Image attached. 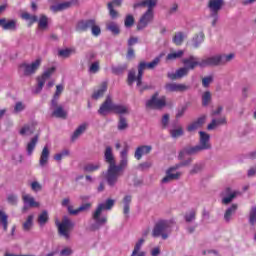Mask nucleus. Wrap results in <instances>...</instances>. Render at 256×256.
Wrapping results in <instances>:
<instances>
[{
    "label": "nucleus",
    "mask_w": 256,
    "mask_h": 256,
    "mask_svg": "<svg viewBox=\"0 0 256 256\" xmlns=\"http://www.w3.org/2000/svg\"><path fill=\"white\" fill-rule=\"evenodd\" d=\"M159 61H161V57L155 58L152 62H140L138 65V75H135V70H130L128 73V85H133L134 81L137 83V87L140 91H145V89H149V86H143V71L145 69H155L157 65H159Z\"/></svg>",
    "instance_id": "nucleus-1"
},
{
    "label": "nucleus",
    "mask_w": 256,
    "mask_h": 256,
    "mask_svg": "<svg viewBox=\"0 0 256 256\" xmlns=\"http://www.w3.org/2000/svg\"><path fill=\"white\" fill-rule=\"evenodd\" d=\"M159 0H143L140 2L134 3V9H138V7H147V11L142 15L140 21L138 23L137 29L141 31V29H145L151 21H153V8L157 7V2Z\"/></svg>",
    "instance_id": "nucleus-2"
},
{
    "label": "nucleus",
    "mask_w": 256,
    "mask_h": 256,
    "mask_svg": "<svg viewBox=\"0 0 256 256\" xmlns=\"http://www.w3.org/2000/svg\"><path fill=\"white\" fill-rule=\"evenodd\" d=\"M129 165V147L126 145L124 149L120 152V163L117 165L114 164V168L112 169L111 179L108 180V185L110 187H114L117 184V181L121 175V171L127 169Z\"/></svg>",
    "instance_id": "nucleus-3"
},
{
    "label": "nucleus",
    "mask_w": 256,
    "mask_h": 256,
    "mask_svg": "<svg viewBox=\"0 0 256 256\" xmlns=\"http://www.w3.org/2000/svg\"><path fill=\"white\" fill-rule=\"evenodd\" d=\"M113 205H115V200L108 199L97 206L96 210L92 215V218L95 222V224L92 226V229H99V227H103V225L107 223V216L102 215V213L103 211H110Z\"/></svg>",
    "instance_id": "nucleus-4"
},
{
    "label": "nucleus",
    "mask_w": 256,
    "mask_h": 256,
    "mask_svg": "<svg viewBox=\"0 0 256 256\" xmlns=\"http://www.w3.org/2000/svg\"><path fill=\"white\" fill-rule=\"evenodd\" d=\"M199 135H200L199 145L190 147L185 149L184 151H181L179 154V159H183L185 155H195L196 153H199L201 151H207L208 149H211V142H209L211 139V136L204 131H200Z\"/></svg>",
    "instance_id": "nucleus-5"
},
{
    "label": "nucleus",
    "mask_w": 256,
    "mask_h": 256,
    "mask_svg": "<svg viewBox=\"0 0 256 256\" xmlns=\"http://www.w3.org/2000/svg\"><path fill=\"white\" fill-rule=\"evenodd\" d=\"M235 59V54H217L201 60V67H217L219 65H226Z\"/></svg>",
    "instance_id": "nucleus-6"
},
{
    "label": "nucleus",
    "mask_w": 256,
    "mask_h": 256,
    "mask_svg": "<svg viewBox=\"0 0 256 256\" xmlns=\"http://www.w3.org/2000/svg\"><path fill=\"white\" fill-rule=\"evenodd\" d=\"M173 227V220H160L156 223L152 231V237H162L167 239Z\"/></svg>",
    "instance_id": "nucleus-7"
},
{
    "label": "nucleus",
    "mask_w": 256,
    "mask_h": 256,
    "mask_svg": "<svg viewBox=\"0 0 256 256\" xmlns=\"http://www.w3.org/2000/svg\"><path fill=\"white\" fill-rule=\"evenodd\" d=\"M21 18L24 19V21H29V25H33V23L38 22V29L40 31H47V29H49V17H47L45 14H42L39 18H37L36 15H31L29 12H24L21 14Z\"/></svg>",
    "instance_id": "nucleus-8"
},
{
    "label": "nucleus",
    "mask_w": 256,
    "mask_h": 256,
    "mask_svg": "<svg viewBox=\"0 0 256 256\" xmlns=\"http://www.w3.org/2000/svg\"><path fill=\"white\" fill-rule=\"evenodd\" d=\"M76 29L77 31H89V29H91L93 37H99V35H101V26L97 24V20L95 19L79 21Z\"/></svg>",
    "instance_id": "nucleus-9"
},
{
    "label": "nucleus",
    "mask_w": 256,
    "mask_h": 256,
    "mask_svg": "<svg viewBox=\"0 0 256 256\" xmlns=\"http://www.w3.org/2000/svg\"><path fill=\"white\" fill-rule=\"evenodd\" d=\"M56 225L58 227V233L61 235V237H64V239L69 240L71 239V229H73V222L67 218V216L63 217L62 222H56Z\"/></svg>",
    "instance_id": "nucleus-10"
},
{
    "label": "nucleus",
    "mask_w": 256,
    "mask_h": 256,
    "mask_svg": "<svg viewBox=\"0 0 256 256\" xmlns=\"http://www.w3.org/2000/svg\"><path fill=\"white\" fill-rule=\"evenodd\" d=\"M41 63H43L42 58H37L31 63H23L20 65V72L23 73L26 77H29L30 75H35L37 71L39 70V67H41Z\"/></svg>",
    "instance_id": "nucleus-11"
},
{
    "label": "nucleus",
    "mask_w": 256,
    "mask_h": 256,
    "mask_svg": "<svg viewBox=\"0 0 256 256\" xmlns=\"http://www.w3.org/2000/svg\"><path fill=\"white\" fill-rule=\"evenodd\" d=\"M104 159L106 163L109 164L107 175H106V181L109 183V180H111V175L113 173V168L115 167V156L113 155V148L111 146H107L104 152Z\"/></svg>",
    "instance_id": "nucleus-12"
},
{
    "label": "nucleus",
    "mask_w": 256,
    "mask_h": 256,
    "mask_svg": "<svg viewBox=\"0 0 256 256\" xmlns=\"http://www.w3.org/2000/svg\"><path fill=\"white\" fill-rule=\"evenodd\" d=\"M167 105V97L162 96L159 98V94H154L150 100L146 102L148 109H163Z\"/></svg>",
    "instance_id": "nucleus-13"
},
{
    "label": "nucleus",
    "mask_w": 256,
    "mask_h": 256,
    "mask_svg": "<svg viewBox=\"0 0 256 256\" xmlns=\"http://www.w3.org/2000/svg\"><path fill=\"white\" fill-rule=\"evenodd\" d=\"M50 109L52 111V117H56L57 119H67V110H65L63 105L59 104V100H52Z\"/></svg>",
    "instance_id": "nucleus-14"
},
{
    "label": "nucleus",
    "mask_w": 256,
    "mask_h": 256,
    "mask_svg": "<svg viewBox=\"0 0 256 256\" xmlns=\"http://www.w3.org/2000/svg\"><path fill=\"white\" fill-rule=\"evenodd\" d=\"M53 73H55V67H50L43 72L41 77H38V86L34 90V93H41L45 83H47L48 79H51Z\"/></svg>",
    "instance_id": "nucleus-15"
},
{
    "label": "nucleus",
    "mask_w": 256,
    "mask_h": 256,
    "mask_svg": "<svg viewBox=\"0 0 256 256\" xmlns=\"http://www.w3.org/2000/svg\"><path fill=\"white\" fill-rule=\"evenodd\" d=\"M181 165H175L166 170V176L162 179V183H170V181H175L181 177V172H175L180 169Z\"/></svg>",
    "instance_id": "nucleus-16"
},
{
    "label": "nucleus",
    "mask_w": 256,
    "mask_h": 256,
    "mask_svg": "<svg viewBox=\"0 0 256 256\" xmlns=\"http://www.w3.org/2000/svg\"><path fill=\"white\" fill-rule=\"evenodd\" d=\"M0 27H2L4 31H17L19 22L17 19L0 18Z\"/></svg>",
    "instance_id": "nucleus-17"
},
{
    "label": "nucleus",
    "mask_w": 256,
    "mask_h": 256,
    "mask_svg": "<svg viewBox=\"0 0 256 256\" xmlns=\"http://www.w3.org/2000/svg\"><path fill=\"white\" fill-rule=\"evenodd\" d=\"M77 3H79V0L64 1L52 5L50 9L53 13H59V11H66V9H71V7H73V5H77Z\"/></svg>",
    "instance_id": "nucleus-18"
},
{
    "label": "nucleus",
    "mask_w": 256,
    "mask_h": 256,
    "mask_svg": "<svg viewBox=\"0 0 256 256\" xmlns=\"http://www.w3.org/2000/svg\"><path fill=\"white\" fill-rule=\"evenodd\" d=\"M115 107V103L111 99V96L106 97L104 103L100 106L98 113L99 115H109V113H113Z\"/></svg>",
    "instance_id": "nucleus-19"
},
{
    "label": "nucleus",
    "mask_w": 256,
    "mask_h": 256,
    "mask_svg": "<svg viewBox=\"0 0 256 256\" xmlns=\"http://www.w3.org/2000/svg\"><path fill=\"white\" fill-rule=\"evenodd\" d=\"M70 203H71V199H69V198H64L62 200V207H67L70 215H79V213H81V211H86V209H89V207H91V204H84V205L80 206L78 209L73 210V206H70Z\"/></svg>",
    "instance_id": "nucleus-20"
},
{
    "label": "nucleus",
    "mask_w": 256,
    "mask_h": 256,
    "mask_svg": "<svg viewBox=\"0 0 256 256\" xmlns=\"http://www.w3.org/2000/svg\"><path fill=\"white\" fill-rule=\"evenodd\" d=\"M184 67L188 71H193L195 67H201V61H199V58L190 55L188 58H185L182 60Z\"/></svg>",
    "instance_id": "nucleus-21"
},
{
    "label": "nucleus",
    "mask_w": 256,
    "mask_h": 256,
    "mask_svg": "<svg viewBox=\"0 0 256 256\" xmlns=\"http://www.w3.org/2000/svg\"><path fill=\"white\" fill-rule=\"evenodd\" d=\"M153 147L149 145H141L138 146L135 150L134 157L137 159V161H141L143 158V155H149L152 151Z\"/></svg>",
    "instance_id": "nucleus-22"
},
{
    "label": "nucleus",
    "mask_w": 256,
    "mask_h": 256,
    "mask_svg": "<svg viewBox=\"0 0 256 256\" xmlns=\"http://www.w3.org/2000/svg\"><path fill=\"white\" fill-rule=\"evenodd\" d=\"M165 89L170 93H175V92L187 91V89H189V86L185 84L168 83L165 85Z\"/></svg>",
    "instance_id": "nucleus-23"
},
{
    "label": "nucleus",
    "mask_w": 256,
    "mask_h": 256,
    "mask_svg": "<svg viewBox=\"0 0 256 256\" xmlns=\"http://www.w3.org/2000/svg\"><path fill=\"white\" fill-rule=\"evenodd\" d=\"M22 199L24 201L23 211H27L29 207H39V202L35 201V198L29 194H24Z\"/></svg>",
    "instance_id": "nucleus-24"
},
{
    "label": "nucleus",
    "mask_w": 256,
    "mask_h": 256,
    "mask_svg": "<svg viewBox=\"0 0 256 256\" xmlns=\"http://www.w3.org/2000/svg\"><path fill=\"white\" fill-rule=\"evenodd\" d=\"M222 203L224 205H229V203H231V201H233L234 197H237V192L236 191H232L231 188H226L223 192H222Z\"/></svg>",
    "instance_id": "nucleus-25"
},
{
    "label": "nucleus",
    "mask_w": 256,
    "mask_h": 256,
    "mask_svg": "<svg viewBox=\"0 0 256 256\" xmlns=\"http://www.w3.org/2000/svg\"><path fill=\"white\" fill-rule=\"evenodd\" d=\"M223 0H210L208 3V9L210 13H219L223 7Z\"/></svg>",
    "instance_id": "nucleus-26"
},
{
    "label": "nucleus",
    "mask_w": 256,
    "mask_h": 256,
    "mask_svg": "<svg viewBox=\"0 0 256 256\" xmlns=\"http://www.w3.org/2000/svg\"><path fill=\"white\" fill-rule=\"evenodd\" d=\"M49 155H51V152L49 151V147L45 146L40 155V160H39L40 167H45V165L49 163Z\"/></svg>",
    "instance_id": "nucleus-27"
},
{
    "label": "nucleus",
    "mask_w": 256,
    "mask_h": 256,
    "mask_svg": "<svg viewBox=\"0 0 256 256\" xmlns=\"http://www.w3.org/2000/svg\"><path fill=\"white\" fill-rule=\"evenodd\" d=\"M129 106L125 104H116L114 103V110L113 113H116L117 115H129L130 113Z\"/></svg>",
    "instance_id": "nucleus-28"
},
{
    "label": "nucleus",
    "mask_w": 256,
    "mask_h": 256,
    "mask_svg": "<svg viewBox=\"0 0 256 256\" xmlns=\"http://www.w3.org/2000/svg\"><path fill=\"white\" fill-rule=\"evenodd\" d=\"M205 121H207V116H201L187 127V131H196V129H199V127H201Z\"/></svg>",
    "instance_id": "nucleus-29"
},
{
    "label": "nucleus",
    "mask_w": 256,
    "mask_h": 256,
    "mask_svg": "<svg viewBox=\"0 0 256 256\" xmlns=\"http://www.w3.org/2000/svg\"><path fill=\"white\" fill-rule=\"evenodd\" d=\"M39 142V136H34L26 145V153L31 157L33 155V151H35V147H37V143Z\"/></svg>",
    "instance_id": "nucleus-30"
},
{
    "label": "nucleus",
    "mask_w": 256,
    "mask_h": 256,
    "mask_svg": "<svg viewBox=\"0 0 256 256\" xmlns=\"http://www.w3.org/2000/svg\"><path fill=\"white\" fill-rule=\"evenodd\" d=\"M205 41V34L203 32H199L192 38V47L194 49H198L201 46V43Z\"/></svg>",
    "instance_id": "nucleus-31"
},
{
    "label": "nucleus",
    "mask_w": 256,
    "mask_h": 256,
    "mask_svg": "<svg viewBox=\"0 0 256 256\" xmlns=\"http://www.w3.org/2000/svg\"><path fill=\"white\" fill-rule=\"evenodd\" d=\"M106 29L107 31H110L112 35H119V33H121V30L119 29V24L113 21L106 22Z\"/></svg>",
    "instance_id": "nucleus-32"
},
{
    "label": "nucleus",
    "mask_w": 256,
    "mask_h": 256,
    "mask_svg": "<svg viewBox=\"0 0 256 256\" xmlns=\"http://www.w3.org/2000/svg\"><path fill=\"white\" fill-rule=\"evenodd\" d=\"M227 121L225 120V117L219 118V119H212L211 123L208 124L207 129L208 131H213V129H217L219 125H225Z\"/></svg>",
    "instance_id": "nucleus-33"
},
{
    "label": "nucleus",
    "mask_w": 256,
    "mask_h": 256,
    "mask_svg": "<svg viewBox=\"0 0 256 256\" xmlns=\"http://www.w3.org/2000/svg\"><path fill=\"white\" fill-rule=\"evenodd\" d=\"M77 51L75 48H66L58 50V57H62L63 59H67L71 57V55H75Z\"/></svg>",
    "instance_id": "nucleus-34"
},
{
    "label": "nucleus",
    "mask_w": 256,
    "mask_h": 256,
    "mask_svg": "<svg viewBox=\"0 0 256 256\" xmlns=\"http://www.w3.org/2000/svg\"><path fill=\"white\" fill-rule=\"evenodd\" d=\"M185 55V50H177V51H172L167 54L166 60L167 61H175L177 59H181Z\"/></svg>",
    "instance_id": "nucleus-35"
},
{
    "label": "nucleus",
    "mask_w": 256,
    "mask_h": 256,
    "mask_svg": "<svg viewBox=\"0 0 256 256\" xmlns=\"http://www.w3.org/2000/svg\"><path fill=\"white\" fill-rule=\"evenodd\" d=\"M237 211V204H232L231 207H229L225 214H224V220L229 223V221H231V218L233 217V215H235Z\"/></svg>",
    "instance_id": "nucleus-36"
},
{
    "label": "nucleus",
    "mask_w": 256,
    "mask_h": 256,
    "mask_svg": "<svg viewBox=\"0 0 256 256\" xmlns=\"http://www.w3.org/2000/svg\"><path fill=\"white\" fill-rule=\"evenodd\" d=\"M107 91V83H102L99 89L95 90L92 99H101L103 95H105V92Z\"/></svg>",
    "instance_id": "nucleus-37"
},
{
    "label": "nucleus",
    "mask_w": 256,
    "mask_h": 256,
    "mask_svg": "<svg viewBox=\"0 0 256 256\" xmlns=\"http://www.w3.org/2000/svg\"><path fill=\"white\" fill-rule=\"evenodd\" d=\"M20 135L22 136H29V135H33V133H35V126L33 125H24L20 131H19Z\"/></svg>",
    "instance_id": "nucleus-38"
},
{
    "label": "nucleus",
    "mask_w": 256,
    "mask_h": 256,
    "mask_svg": "<svg viewBox=\"0 0 256 256\" xmlns=\"http://www.w3.org/2000/svg\"><path fill=\"white\" fill-rule=\"evenodd\" d=\"M87 131V124H81L73 133L72 135V141H75L76 139H79L81 135H83V132Z\"/></svg>",
    "instance_id": "nucleus-39"
},
{
    "label": "nucleus",
    "mask_w": 256,
    "mask_h": 256,
    "mask_svg": "<svg viewBox=\"0 0 256 256\" xmlns=\"http://www.w3.org/2000/svg\"><path fill=\"white\" fill-rule=\"evenodd\" d=\"M204 168L205 164L203 162L196 163L190 170V175H197V173H201Z\"/></svg>",
    "instance_id": "nucleus-40"
},
{
    "label": "nucleus",
    "mask_w": 256,
    "mask_h": 256,
    "mask_svg": "<svg viewBox=\"0 0 256 256\" xmlns=\"http://www.w3.org/2000/svg\"><path fill=\"white\" fill-rule=\"evenodd\" d=\"M100 167L101 165L99 163H89L84 166V171H86V173H93L95 171H98Z\"/></svg>",
    "instance_id": "nucleus-41"
},
{
    "label": "nucleus",
    "mask_w": 256,
    "mask_h": 256,
    "mask_svg": "<svg viewBox=\"0 0 256 256\" xmlns=\"http://www.w3.org/2000/svg\"><path fill=\"white\" fill-rule=\"evenodd\" d=\"M185 39V34H183V32H177L174 37H173V43H175V45H183V41Z\"/></svg>",
    "instance_id": "nucleus-42"
},
{
    "label": "nucleus",
    "mask_w": 256,
    "mask_h": 256,
    "mask_svg": "<svg viewBox=\"0 0 256 256\" xmlns=\"http://www.w3.org/2000/svg\"><path fill=\"white\" fill-rule=\"evenodd\" d=\"M49 221V214L47 211H43L39 216H38V223L41 227L45 225Z\"/></svg>",
    "instance_id": "nucleus-43"
},
{
    "label": "nucleus",
    "mask_w": 256,
    "mask_h": 256,
    "mask_svg": "<svg viewBox=\"0 0 256 256\" xmlns=\"http://www.w3.org/2000/svg\"><path fill=\"white\" fill-rule=\"evenodd\" d=\"M64 89H65V86L63 84H58L56 86V91L52 98V101H59V97H61V93H63Z\"/></svg>",
    "instance_id": "nucleus-44"
},
{
    "label": "nucleus",
    "mask_w": 256,
    "mask_h": 256,
    "mask_svg": "<svg viewBox=\"0 0 256 256\" xmlns=\"http://www.w3.org/2000/svg\"><path fill=\"white\" fill-rule=\"evenodd\" d=\"M35 216L29 215L26 221L23 223V229L24 231H30L33 227V219Z\"/></svg>",
    "instance_id": "nucleus-45"
},
{
    "label": "nucleus",
    "mask_w": 256,
    "mask_h": 256,
    "mask_svg": "<svg viewBox=\"0 0 256 256\" xmlns=\"http://www.w3.org/2000/svg\"><path fill=\"white\" fill-rule=\"evenodd\" d=\"M131 195H126L123 199L124 215H129V205H131Z\"/></svg>",
    "instance_id": "nucleus-46"
},
{
    "label": "nucleus",
    "mask_w": 256,
    "mask_h": 256,
    "mask_svg": "<svg viewBox=\"0 0 256 256\" xmlns=\"http://www.w3.org/2000/svg\"><path fill=\"white\" fill-rule=\"evenodd\" d=\"M8 216L7 214L0 210V223L3 226L4 231H7L8 222H7Z\"/></svg>",
    "instance_id": "nucleus-47"
},
{
    "label": "nucleus",
    "mask_w": 256,
    "mask_h": 256,
    "mask_svg": "<svg viewBox=\"0 0 256 256\" xmlns=\"http://www.w3.org/2000/svg\"><path fill=\"white\" fill-rule=\"evenodd\" d=\"M129 127V124L127 123V119L125 117L120 116L118 121V130L119 131H125Z\"/></svg>",
    "instance_id": "nucleus-48"
},
{
    "label": "nucleus",
    "mask_w": 256,
    "mask_h": 256,
    "mask_svg": "<svg viewBox=\"0 0 256 256\" xmlns=\"http://www.w3.org/2000/svg\"><path fill=\"white\" fill-rule=\"evenodd\" d=\"M211 102V92L206 91L202 94V105L204 107H207L209 103Z\"/></svg>",
    "instance_id": "nucleus-49"
},
{
    "label": "nucleus",
    "mask_w": 256,
    "mask_h": 256,
    "mask_svg": "<svg viewBox=\"0 0 256 256\" xmlns=\"http://www.w3.org/2000/svg\"><path fill=\"white\" fill-rule=\"evenodd\" d=\"M88 71L89 73H91V75H95V73H99V61H95L92 64H90Z\"/></svg>",
    "instance_id": "nucleus-50"
},
{
    "label": "nucleus",
    "mask_w": 256,
    "mask_h": 256,
    "mask_svg": "<svg viewBox=\"0 0 256 256\" xmlns=\"http://www.w3.org/2000/svg\"><path fill=\"white\" fill-rule=\"evenodd\" d=\"M170 135L173 137V139H177V137H181L183 135V128L178 127L176 129L170 130Z\"/></svg>",
    "instance_id": "nucleus-51"
},
{
    "label": "nucleus",
    "mask_w": 256,
    "mask_h": 256,
    "mask_svg": "<svg viewBox=\"0 0 256 256\" xmlns=\"http://www.w3.org/2000/svg\"><path fill=\"white\" fill-rule=\"evenodd\" d=\"M176 73H177L178 79H182V77H186V75H189V70L184 66L176 70Z\"/></svg>",
    "instance_id": "nucleus-52"
},
{
    "label": "nucleus",
    "mask_w": 256,
    "mask_h": 256,
    "mask_svg": "<svg viewBox=\"0 0 256 256\" xmlns=\"http://www.w3.org/2000/svg\"><path fill=\"white\" fill-rule=\"evenodd\" d=\"M249 223H250V225L256 224V206H253L250 211Z\"/></svg>",
    "instance_id": "nucleus-53"
},
{
    "label": "nucleus",
    "mask_w": 256,
    "mask_h": 256,
    "mask_svg": "<svg viewBox=\"0 0 256 256\" xmlns=\"http://www.w3.org/2000/svg\"><path fill=\"white\" fill-rule=\"evenodd\" d=\"M213 83V75L206 76L202 79L203 87L207 88Z\"/></svg>",
    "instance_id": "nucleus-54"
},
{
    "label": "nucleus",
    "mask_w": 256,
    "mask_h": 256,
    "mask_svg": "<svg viewBox=\"0 0 256 256\" xmlns=\"http://www.w3.org/2000/svg\"><path fill=\"white\" fill-rule=\"evenodd\" d=\"M210 17L212 19L211 21L212 27H216L217 22L219 21V12H210Z\"/></svg>",
    "instance_id": "nucleus-55"
},
{
    "label": "nucleus",
    "mask_w": 256,
    "mask_h": 256,
    "mask_svg": "<svg viewBox=\"0 0 256 256\" xmlns=\"http://www.w3.org/2000/svg\"><path fill=\"white\" fill-rule=\"evenodd\" d=\"M69 155V150H63L62 152L56 154L54 156L55 161H61V159H63V157H68Z\"/></svg>",
    "instance_id": "nucleus-56"
},
{
    "label": "nucleus",
    "mask_w": 256,
    "mask_h": 256,
    "mask_svg": "<svg viewBox=\"0 0 256 256\" xmlns=\"http://www.w3.org/2000/svg\"><path fill=\"white\" fill-rule=\"evenodd\" d=\"M135 23V18L132 15H127L124 21L125 27H131Z\"/></svg>",
    "instance_id": "nucleus-57"
},
{
    "label": "nucleus",
    "mask_w": 256,
    "mask_h": 256,
    "mask_svg": "<svg viewBox=\"0 0 256 256\" xmlns=\"http://www.w3.org/2000/svg\"><path fill=\"white\" fill-rule=\"evenodd\" d=\"M195 215H196L195 210H191L185 215V221H187V223H191V221L195 220Z\"/></svg>",
    "instance_id": "nucleus-58"
},
{
    "label": "nucleus",
    "mask_w": 256,
    "mask_h": 256,
    "mask_svg": "<svg viewBox=\"0 0 256 256\" xmlns=\"http://www.w3.org/2000/svg\"><path fill=\"white\" fill-rule=\"evenodd\" d=\"M7 201L10 205H17V201H18V198H17V195L15 194H9L7 196Z\"/></svg>",
    "instance_id": "nucleus-59"
},
{
    "label": "nucleus",
    "mask_w": 256,
    "mask_h": 256,
    "mask_svg": "<svg viewBox=\"0 0 256 256\" xmlns=\"http://www.w3.org/2000/svg\"><path fill=\"white\" fill-rule=\"evenodd\" d=\"M30 187L35 193H38V191H41V189H43V187L37 181L32 182L30 184Z\"/></svg>",
    "instance_id": "nucleus-60"
},
{
    "label": "nucleus",
    "mask_w": 256,
    "mask_h": 256,
    "mask_svg": "<svg viewBox=\"0 0 256 256\" xmlns=\"http://www.w3.org/2000/svg\"><path fill=\"white\" fill-rule=\"evenodd\" d=\"M108 9H109V13H110V17L112 19H117V11H115V9H113V4H108Z\"/></svg>",
    "instance_id": "nucleus-61"
},
{
    "label": "nucleus",
    "mask_w": 256,
    "mask_h": 256,
    "mask_svg": "<svg viewBox=\"0 0 256 256\" xmlns=\"http://www.w3.org/2000/svg\"><path fill=\"white\" fill-rule=\"evenodd\" d=\"M23 109H25V105H23V103H21V102H17L14 107V113H21V111H23Z\"/></svg>",
    "instance_id": "nucleus-62"
},
{
    "label": "nucleus",
    "mask_w": 256,
    "mask_h": 256,
    "mask_svg": "<svg viewBox=\"0 0 256 256\" xmlns=\"http://www.w3.org/2000/svg\"><path fill=\"white\" fill-rule=\"evenodd\" d=\"M185 111H187V106H184V107L178 109V111L176 113V119H181V116L185 115Z\"/></svg>",
    "instance_id": "nucleus-63"
},
{
    "label": "nucleus",
    "mask_w": 256,
    "mask_h": 256,
    "mask_svg": "<svg viewBox=\"0 0 256 256\" xmlns=\"http://www.w3.org/2000/svg\"><path fill=\"white\" fill-rule=\"evenodd\" d=\"M73 253V250L71 248H64L60 251L61 256H70Z\"/></svg>",
    "instance_id": "nucleus-64"
}]
</instances>
